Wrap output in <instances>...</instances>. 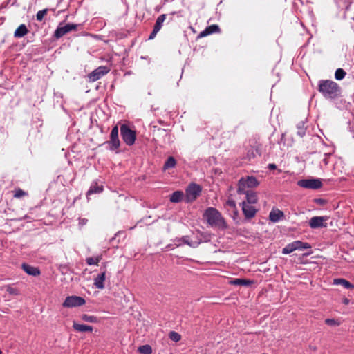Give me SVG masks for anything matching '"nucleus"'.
<instances>
[{"label": "nucleus", "mask_w": 354, "mask_h": 354, "mask_svg": "<svg viewBox=\"0 0 354 354\" xmlns=\"http://www.w3.org/2000/svg\"><path fill=\"white\" fill-rule=\"evenodd\" d=\"M169 337L175 342H179L181 339L180 335L175 331H171L169 334Z\"/></svg>", "instance_id": "473e14b6"}, {"label": "nucleus", "mask_w": 354, "mask_h": 354, "mask_svg": "<svg viewBox=\"0 0 354 354\" xmlns=\"http://www.w3.org/2000/svg\"><path fill=\"white\" fill-rule=\"evenodd\" d=\"M283 216V212L279 209H272L269 214V218L273 223L279 222Z\"/></svg>", "instance_id": "f3484780"}, {"label": "nucleus", "mask_w": 354, "mask_h": 354, "mask_svg": "<svg viewBox=\"0 0 354 354\" xmlns=\"http://www.w3.org/2000/svg\"><path fill=\"white\" fill-rule=\"evenodd\" d=\"M106 279V269L104 268L101 274H98L94 279V286L97 289H103L104 288V281Z\"/></svg>", "instance_id": "4468645a"}, {"label": "nucleus", "mask_w": 354, "mask_h": 354, "mask_svg": "<svg viewBox=\"0 0 354 354\" xmlns=\"http://www.w3.org/2000/svg\"><path fill=\"white\" fill-rule=\"evenodd\" d=\"M318 91L326 99H335L340 95L341 88L334 81L322 80L318 82Z\"/></svg>", "instance_id": "f257e3e1"}, {"label": "nucleus", "mask_w": 354, "mask_h": 354, "mask_svg": "<svg viewBox=\"0 0 354 354\" xmlns=\"http://www.w3.org/2000/svg\"><path fill=\"white\" fill-rule=\"evenodd\" d=\"M225 206L230 208L232 210L236 208V203L233 199H228L225 203Z\"/></svg>", "instance_id": "58836bf2"}, {"label": "nucleus", "mask_w": 354, "mask_h": 354, "mask_svg": "<svg viewBox=\"0 0 354 354\" xmlns=\"http://www.w3.org/2000/svg\"><path fill=\"white\" fill-rule=\"evenodd\" d=\"M230 283L235 286H249L252 284V281L248 279L236 278L232 280Z\"/></svg>", "instance_id": "4be33fe9"}, {"label": "nucleus", "mask_w": 354, "mask_h": 354, "mask_svg": "<svg viewBox=\"0 0 354 354\" xmlns=\"http://www.w3.org/2000/svg\"><path fill=\"white\" fill-rule=\"evenodd\" d=\"M120 133L123 141L129 146L134 144L136 133V131L131 129L128 125L123 124L120 127Z\"/></svg>", "instance_id": "20e7f679"}, {"label": "nucleus", "mask_w": 354, "mask_h": 354, "mask_svg": "<svg viewBox=\"0 0 354 354\" xmlns=\"http://www.w3.org/2000/svg\"><path fill=\"white\" fill-rule=\"evenodd\" d=\"M297 185L305 189H318L322 187V182L319 178H308L299 180Z\"/></svg>", "instance_id": "39448f33"}, {"label": "nucleus", "mask_w": 354, "mask_h": 354, "mask_svg": "<svg viewBox=\"0 0 354 354\" xmlns=\"http://www.w3.org/2000/svg\"><path fill=\"white\" fill-rule=\"evenodd\" d=\"M268 168L270 169H274L277 168V166H276V165H274L273 163H270L268 165Z\"/></svg>", "instance_id": "c03bdc74"}, {"label": "nucleus", "mask_w": 354, "mask_h": 354, "mask_svg": "<svg viewBox=\"0 0 354 354\" xmlns=\"http://www.w3.org/2000/svg\"><path fill=\"white\" fill-rule=\"evenodd\" d=\"M203 218L212 227L222 230L227 228L224 218L216 208L208 207L203 214Z\"/></svg>", "instance_id": "f03ea898"}, {"label": "nucleus", "mask_w": 354, "mask_h": 354, "mask_svg": "<svg viewBox=\"0 0 354 354\" xmlns=\"http://www.w3.org/2000/svg\"><path fill=\"white\" fill-rule=\"evenodd\" d=\"M138 350L142 354H151L152 353V348L148 344L139 346Z\"/></svg>", "instance_id": "c756f323"}, {"label": "nucleus", "mask_w": 354, "mask_h": 354, "mask_svg": "<svg viewBox=\"0 0 354 354\" xmlns=\"http://www.w3.org/2000/svg\"><path fill=\"white\" fill-rule=\"evenodd\" d=\"M239 194H244L245 195L246 201L245 202L248 204H255L258 201V198L257 195V192L250 190H245V192H237Z\"/></svg>", "instance_id": "ddd939ff"}, {"label": "nucleus", "mask_w": 354, "mask_h": 354, "mask_svg": "<svg viewBox=\"0 0 354 354\" xmlns=\"http://www.w3.org/2000/svg\"><path fill=\"white\" fill-rule=\"evenodd\" d=\"M295 250H296L295 243V241H293V242L288 244L286 247H284L283 248L282 253L283 254H288Z\"/></svg>", "instance_id": "cd10ccee"}, {"label": "nucleus", "mask_w": 354, "mask_h": 354, "mask_svg": "<svg viewBox=\"0 0 354 354\" xmlns=\"http://www.w3.org/2000/svg\"><path fill=\"white\" fill-rule=\"evenodd\" d=\"M104 144L109 145V149L111 151H115L120 147V142L118 138V127L117 125L114 126L111 129L110 140L106 142Z\"/></svg>", "instance_id": "423d86ee"}, {"label": "nucleus", "mask_w": 354, "mask_h": 354, "mask_svg": "<svg viewBox=\"0 0 354 354\" xmlns=\"http://www.w3.org/2000/svg\"><path fill=\"white\" fill-rule=\"evenodd\" d=\"M102 191H103V186L98 185L97 182L94 181L91 183V185L87 192V195L101 193Z\"/></svg>", "instance_id": "6ab92c4d"}, {"label": "nucleus", "mask_w": 354, "mask_h": 354, "mask_svg": "<svg viewBox=\"0 0 354 354\" xmlns=\"http://www.w3.org/2000/svg\"><path fill=\"white\" fill-rule=\"evenodd\" d=\"M176 165V161L175 158L172 156H169L167 159V160L165 161V162L164 164L163 169L167 170V169L174 168V167H175Z\"/></svg>", "instance_id": "393cba45"}, {"label": "nucleus", "mask_w": 354, "mask_h": 354, "mask_svg": "<svg viewBox=\"0 0 354 354\" xmlns=\"http://www.w3.org/2000/svg\"><path fill=\"white\" fill-rule=\"evenodd\" d=\"M259 185V180L256 177L250 176L242 177L239 180L237 192H245V190H250L255 188Z\"/></svg>", "instance_id": "7ed1b4c3"}, {"label": "nucleus", "mask_w": 354, "mask_h": 354, "mask_svg": "<svg viewBox=\"0 0 354 354\" xmlns=\"http://www.w3.org/2000/svg\"><path fill=\"white\" fill-rule=\"evenodd\" d=\"M333 284H335V285H341L344 288H345L346 289L351 290V289L354 288V285L353 284L350 283L348 281H347V280H346L344 279H342V278L335 279L333 280Z\"/></svg>", "instance_id": "aec40b11"}, {"label": "nucleus", "mask_w": 354, "mask_h": 354, "mask_svg": "<svg viewBox=\"0 0 354 354\" xmlns=\"http://www.w3.org/2000/svg\"><path fill=\"white\" fill-rule=\"evenodd\" d=\"M324 161L325 164H327L326 159H324Z\"/></svg>", "instance_id": "09e8293b"}, {"label": "nucleus", "mask_w": 354, "mask_h": 354, "mask_svg": "<svg viewBox=\"0 0 354 354\" xmlns=\"http://www.w3.org/2000/svg\"><path fill=\"white\" fill-rule=\"evenodd\" d=\"M102 255L100 254L95 257H87V258H86L85 261H86V264L88 266H93V265L97 266L98 263L102 260Z\"/></svg>", "instance_id": "b1692460"}, {"label": "nucleus", "mask_w": 354, "mask_h": 354, "mask_svg": "<svg viewBox=\"0 0 354 354\" xmlns=\"http://www.w3.org/2000/svg\"><path fill=\"white\" fill-rule=\"evenodd\" d=\"M176 245L177 246L181 245V243H180V241H182L184 244H186L192 248H196L200 244V242H198V241H191L189 240V237L188 236H183L182 238L176 240Z\"/></svg>", "instance_id": "dca6fc26"}, {"label": "nucleus", "mask_w": 354, "mask_h": 354, "mask_svg": "<svg viewBox=\"0 0 354 354\" xmlns=\"http://www.w3.org/2000/svg\"><path fill=\"white\" fill-rule=\"evenodd\" d=\"M328 220L327 216H313L309 221V226L313 229L326 227L325 221Z\"/></svg>", "instance_id": "9b49d317"}, {"label": "nucleus", "mask_w": 354, "mask_h": 354, "mask_svg": "<svg viewBox=\"0 0 354 354\" xmlns=\"http://www.w3.org/2000/svg\"><path fill=\"white\" fill-rule=\"evenodd\" d=\"M21 267L24 271L29 275L36 277L40 274V270L36 267L31 266L26 263H23Z\"/></svg>", "instance_id": "2eb2a0df"}, {"label": "nucleus", "mask_w": 354, "mask_h": 354, "mask_svg": "<svg viewBox=\"0 0 354 354\" xmlns=\"http://www.w3.org/2000/svg\"><path fill=\"white\" fill-rule=\"evenodd\" d=\"M183 193L181 191H176L170 196V201L172 203H178L182 201Z\"/></svg>", "instance_id": "a878e982"}, {"label": "nucleus", "mask_w": 354, "mask_h": 354, "mask_svg": "<svg viewBox=\"0 0 354 354\" xmlns=\"http://www.w3.org/2000/svg\"><path fill=\"white\" fill-rule=\"evenodd\" d=\"M87 221H88V220L86 218H80L79 224L81 225H84L86 224Z\"/></svg>", "instance_id": "37998d69"}, {"label": "nucleus", "mask_w": 354, "mask_h": 354, "mask_svg": "<svg viewBox=\"0 0 354 354\" xmlns=\"http://www.w3.org/2000/svg\"><path fill=\"white\" fill-rule=\"evenodd\" d=\"M242 211L245 217L248 219H250L255 216L257 209L252 206V204H248L245 201H243Z\"/></svg>", "instance_id": "f8f14e48"}, {"label": "nucleus", "mask_w": 354, "mask_h": 354, "mask_svg": "<svg viewBox=\"0 0 354 354\" xmlns=\"http://www.w3.org/2000/svg\"><path fill=\"white\" fill-rule=\"evenodd\" d=\"M325 323H326V324H327L330 326H339L340 324V322L338 320L335 319H330V318L326 319Z\"/></svg>", "instance_id": "c9c22d12"}, {"label": "nucleus", "mask_w": 354, "mask_h": 354, "mask_svg": "<svg viewBox=\"0 0 354 354\" xmlns=\"http://www.w3.org/2000/svg\"><path fill=\"white\" fill-rule=\"evenodd\" d=\"M78 25L74 24H67L65 26H62V24H60L55 31L54 32V37L55 39H59L66 34L73 31L76 30L77 28Z\"/></svg>", "instance_id": "0eeeda50"}, {"label": "nucleus", "mask_w": 354, "mask_h": 354, "mask_svg": "<svg viewBox=\"0 0 354 354\" xmlns=\"http://www.w3.org/2000/svg\"><path fill=\"white\" fill-rule=\"evenodd\" d=\"M297 134L299 136L303 137L306 133V128L305 127V122L304 121L299 122L297 125Z\"/></svg>", "instance_id": "c85d7f7f"}, {"label": "nucleus", "mask_w": 354, "mask_h": 354, "mask_svg": "<svg viewBox=\"0 0 354 354\" xmlns=\"http://www.w3.org/2000/svg\"><path fill=\"white\" fill-rule=\"evenodd\" d=\"M232 211L233 214H234V215L232 216L233 219H234V220H235V219H236V217L238 216V215H239V212H238V210H237V209H236V208L235 209L232 210Z\"/></svg>", "instance_id": "79ce46f5"}, {"label": "nucleus", "mask_w": 354, "mask_h": 354, "mask_svg": "<svg viewBox=\"0 0 354 354\" xmlns=\"http://www.w3.org/2000/svg\"><path fill=\"white\" fill-rule=\"evenodd\" d=\"M86 303L85 299L80 296H68L62 304L66 308H73L83 306Z\"/></svg>", "instance_id": "6e6552de"}, {"label": "nucleus", "mask_w": 354, "mask_h": 354, "mask_svg": "<svg viewBox=\"0 0 354 354\" xmlns=\"http://www.w3.org/2000/svg\"><path fill=\"white\" fill-rule=\"evenodd\" d=\"M324 161L325 164H327L326 159H324Z\"/></svg>", "instance_id": "de8ad7c7"}, {"label": "nucleus", "mask_w": 354, "mask_h": 354, "mask_svg": "<svg viewBox=\"0 0 354 354\" xmlns=\"http://www.w3.org/2000/svg\"><path fill=\"white\" fill-rule=\"evenodd\" d=\"M201 192V187L196 183L190 184L186 189V197L187 201H194Z\"/></svg>", "instance_id": "9d476101"}, {"label": "nucleus", "mask_w": 354, "mask_h": 354, "mask_svg": "<svg viewBox=\"0 0 354 354\" xmlns=\"http://www.w3.org/2000/svg\"><path fill=\"white\" fill-rule=\"evenodd\" d=\"M28 32V30L25 24H21L15 31L14 37L16 38H21L25 36Z\"/></svg>", "instance_id": "412c9836"}, {"label": "nucleus", "mask_w": 354, "mask_h": 354, "mask_svg": "<svg viewBox=\"0 0 354 354\" xmlns=\"http://www.w3.org/2000/svg\"><path fill=\"white\" fill-rule=\"evenodd\" d=\"M27 195H28V194L26 192H24V190H22L21 189H18L15 191L14 197L17 198H19L23 196H27Z\"/></svg>", "instance_id": "e433bc0d"}, {"label": "nucleus", "mask_w": 354, "mask_h": 354, "mask_svg": "<svg viewBox=\"0 0 354 354\" xmlns=\"http://www.w3.org/2000/svg\"><path fill=\"white\" fill-rule=\"evenodd\" d=\"M158 32L159 31L156 30L155 29H153L152 32H151V34L149 36V39L151 40V39H154Z\"/></svg>", "instance_id": "ea45409f"}, {"label": "nucleus", "mask_w": 354, "mask_h": 354, "mask_svg": "<svg viewBox=\"0 0 354 354\" xmlns=\"http://www.w3.org/2000/svg\"><path fill=\"white\" fill-rule=\"evenodd\" d=\"M209 35V32H207V29L205 28L203 31L201 32L200 34H199V37H205V36H207Z\"/></svg>", "instance_id": "a19ab883"}, {"label": "nucleus", "mask_w": 354, "mask_h": 354, "mask_svg": "<svg viewBox=\"0 0 354 354\" xmlns=\"http://www.w3.org/2000/svg\"><path fill=\"white\" fill-rule=\"evenodd\" d=\"M206 29H207V32H209V35L215 33V32H218L220 30L219 26L218 25H215V24L207 26L206 28Z\"/></svg>", "instance_id": "f704fd0d"}, {"label": "nucleus", "mask_w": 354, "mask_h": 354, "mask_svg": "<svg viewBox=\"0 0 354 354\" xmlns=\"http://www.w3.org/2000/svg\"><path fill=\"white\" fill-rule=\"evenodd\" d=\"M346 75V72L342 68H338L335 73V77L337 80H342L345 77Z\"/></svg>", "instance_id": "2f4dec72"}, {"label": "nucleus", "mask_w": 354, "mask_h": 354, "mask_svg": "<svg viewBox=\"0 0 354 354\" xmlns=\"http://www.w3.org/2000/svg\"><path fill=\"white\" fill-rule=\"evenodd\" d=\"M81 319L84 322H90V323L97 322V318L96 317L93 316V315H88L87 314H83L81 316Z\"/></svg>", "instance_id": "7c9ffc66"}, {"label": "nucleus", "mask_w": 354, "mask_h": 354, "mask_svg": "<svg viewBox=\"0 0 354 354\" xmlns=\"http://www.w3.org/2000/svg\"><path fill=\"white\" fill-rule=\"evenodd\" d=\"M166 17H167V15H165V14H162L160 16H158V18L156 19V24L153 26V29H155L156 30L160 31V30L161 29V28L162 26V24L166 19Z\"/></svg>", "instance_id": "5701e85b"}, {"label": "nucleus", "mask_w": 354, "mask_h": 354, "mask_svg": "<svg viewBox=\"0 0 354 354\" xmlns=\"http://www.w3.org/2000/svg\"><path fill=\"white\" fill-rule=\"evenodd\" d=\"M110 69L106 66H100L88 74V77L90 82H95L109 72Z\"/></svg>", "instance_id": "1a4fd4ad"}, {"label": "nucleus", "mask_w": 354, "mask_h": 354, "mask_svg": "<svg viewBox=\"0 0 354 354\" xmlns=\"http://www.w3.org/2000/svg\"><path fill=\"white\" fill-rule=\"evenodd\" d=\"M324 161L325 164H327L326 159H324Z\"/></svg>", "instance_id": "49530a36"}, {"label": "nucleus", "mask_w": 354, "mask_h": 354, "mask_svg": "<svg viewBox=\"0 0 354 354\" xmlns=\"http://www.w3.org/2000/svg\"><path fill=\"white\" fill-rule=\"evenodd\" d=\"M73 328L75 330L82 333L92 332L93 329V327L91 326L77 324L75 322H73Z\"/></svg>", "instance_id": "a211bd4d"}, {"label": "nucleus", "mask_w": 354, "mask_h": 354, "mask_svg": "<svg viewBox=\"0 0 354 354\" xmlns=\"http://www.w3.org/2000/svg\"><path fill=\"white\" fill-rule=\"evenodd\" d=\"M48 10L47 8L38 11L36 15L37 20L41 21L44 19V17L48 13Z\"/></svg>", "instance_id": "72a5a7b5"}, {"label": "nucleus", "mask_w": 354, "mask_h": 354, "mask_svg": "<svg viewBox=\"0 0 354 354\" xmlns=\"http://www.w3.org/2000/svg\"><path fill=\"white\" fill-rule=\"evenodd\" d=\"M296 250H304L306 249H310L311 245L308 243L302 242L301 241H295Z\"/></svg>", "instance_id": "bb28decb"}, {"label": "nucleus", "mask_w": 354, "mask_h": 354, "mask_svg": "<svg viewBox=\"0 0 354 354\" xmlns=\"http://www.w3.org/2000/svg\"><path fill=\"white\" fill-rule=\"evenodd\" d=\"M6 291L10 295H18L19 294V290L17 288H13V287L10 286H8L6 287Z\"/></svg>", "instance_id": "4c0bfd02"}, {"label": "nucleus", "mask_w": 354, "mask_h": 354, "mask_svg": "<svg viewBox=\"0 0 354 354\" xmlns=\"http://www.w3.org/2000/svg\"><path fill=\"white\" fill-rule=\"evenodd\" d=\"M348 302H349V300H348V299H346H346H344V304H348Z\"/></svg>", "instance_id": "a18cd8bd"}]
</instances>
